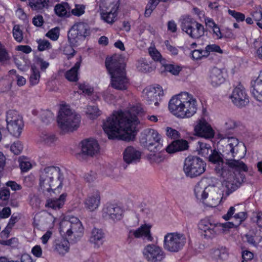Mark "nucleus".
Masks as SVG:
<instances>
[{"label":"nucleus","instance_id":"obj_58","mask_svg":"<svg viewBox=\"0 0 262 262\" xmlns=\"http://www.w3.org/2000/svg\"><path fill=\"white\" fill-rule=\"evenodd\" d=\"M85 7L82 5H76L75 8L71 10L73 15L77 16H80L84 14Z\"/></svg>","mask_w":262,"mask_h":262},{"label":"nucleus","instance_id":"obj_59","mask_svg":"<svg viewBox=\"0 0 262 262\" xmlns=\"http://www.w3.org/2000/svg\"><path fill=\"white\" fill-rule=\"evenodd\" d=\"M79 89L83 93L90 95H91L94 91V89L93 87L90 86L88 84L82 83L80 84L79 85Z\"/></svg>","mask_w":262,"mask_h":262},{"label":"nucleus","instance_id":"obj_3","mask_svg":"<svg viewBox=\"0 0 262 262\" xmlns=\"http://www.w3.org/2000/svg\"><path fill=\"white\" fill-rule=\"evenodd\" d=\"M168 108L174 116L181 118H188L196 113L198 102L191 94L183 92L172 97L169 102Z\"/></svg>","mask_w":262,"mask_h":262},{"label":"nucleus","instance_id":"obj_34","mask_svg":"<svg viewBox=\"0 0 262 262\" xmlns=\"http://www.w3.org/2000/svg\"><path fill=\"white\" fill-rule=\"evenodd\" d=\"M251 92L255 99L262 102V75L254 82Z\"/></svg>","mask_w":262,"mask_h":262},{"label":"nucleus","instance_id":"obj_15","mask_svg":"<svg viewBox=\"0 0 262 262\" xmlns=\"http://www.w3.org/2000/svg\"><path fill=\"white\" fill-rule=\"evenodd\" d=\"M144 257L149 262H160L165 257V253L159 246L149 244L143 250Z\"/></svg>","mask_w":262,"mask_h":262},{"label":"nucleus","instance_id":"obj_21","mask_svg":"<svg viewBox=\"0 0 262 262\" xmlns=\"http://www.w3.org/2000/svg\"><path fill=\"white\" fill-rule=\"evenodd\" d=\"M81 154L89 156H93L99 151V146L94 139H85L81 142Z\"/></svg>","mask_w":262,"mask_h":262},{"label":"nucleus","instance_id":"obj_48","mask_svg":"<svg viewBox=\"0 0 262 262\" xmlns=\"http://www.w3.org/2000/svg\"><path fill=\"white\" fill-rule=\"evenodd\" d=\"M59 28L55 27L50 30L46 34V36L53 41L57 40L59 36Z\"/></svg>","mask_w":262,"mask_h":262},{"label":"nucleus","instance_id":"obj_44","mask_svg":"<svg viewBox=\"0 0 262 262\" xmlns=\"http://www.w3.org/2000/svg\"><path fill=\"white\" fill-rule=\"evenodd\" d=\"M138 70L142 72H149L152 70V68L145 60L142 59L138 61L137 64Z\"/></svg>","mask_w":262,"mask_h":262},{"label":"nucleus","instance_id":"obj_33","mask_svg":"<svg viewBox=\"0 0 262 262\" xmlns=\"http://www.w3.org/2000/svg\"><path fill=\"white\" fill-rule=\"evenodd\" d=\"M54 250L60 255H63L69 252L70 243L68 239L62 238L55 241Z\"/></svg>","mask_w":262,"mask_h":262},{"label":"nucleus","instance_id":"obj_45","mask_svg":"<svg viewBox=\"0 0 262 262\" xmlns=\"http://www.w3.org/2000/svg\"><path fill=\"white\" fill-rule=\"evenodd\" d=\"M13 36L15 40L20 42L23 39V33L19 25H15L13 28Z\"/></svg>","mask_w":262,"mask_h":262},{"label":"nucleus","instance_id":"obj_1","mask_svg":"<svg viewBox=\"0 0 262 262\" xmlns=\"http://www.w3.org/2000/svg\"><path fill=\"white\" fill-rule=\"evenodd\" d=\"M221 145L220 149L222 154L213 150L209 155V161L215 164L216 172L224 180L223 185L229 193L237 189L244 182L243 172L248 170L247 165L239 159L243 156H238L239 141L234 137L229 136L224 133L219 134Z\"/></svg>","mask_w":262,"mask_h":262},{"label":"nucleus","instance_id":"obj_57","mask_svg":"<svg viewBox=\"0 0 262 262\" xmlns=\"http://www.w3.org/2000/svg\"><path fill=\"white\" fill-rule=\"evenodd\" d=\"M228 12L229 15L234 17L237 21H243L245 19V15L241 12L229 9Z\"/></svg>","mask_w":262,"mask_h":262},{"label":"nucleus","instance_id":"obj_50","mask_svg":"<svg viewBox=\"0 0 262 262\" xmlns=\"http://www.w3.org/2000/svg\"><path fill=\"white\" fill-rule=\"evenodd\" d=\"M10 197V191L7 187H2L0 189V200L7 203Z\"/></svg>","mask_w":262,"mask_h":262},{"label":"nucleus","instance_id":"obj_16","mask_svg":"<svg viewBox=\"0 0 262 262\" xmlns=\"http://www.w3.org/2000/svg\"><path fill=\"white\" fill-rule=\"evenodd\" d=\"M163 95V91L161 86L147 87L143 91V97L148 104H154L155 106L159 105L160 97Z\"/></svg>","mask_w":262,"mask_h":262},{"label":"nucleus","instance_id":"obj_10","mask_svg":"<svg viewBox=\"0 0 262 262\" xmlns=\"http://www.w3.org/2000/svg\"><path fill=\"white\" fill-rule=\"evenodd\" d=\"M186 242V236L183 233L169 232L164 235L163 247L167 251L177 253L183 248Z\"/></svg>","mask_w":262,"mask_h":262},{"label":"nucleus","instance_id":"obj_30","mask_svg":"<svg viewBox=\"0 0 262 262\" xmlns=\"http://www.w3.org/2000/svg\"><path fill=\"white\" fill-rule=\"evenodd\" d=\"M207 189L208 185L204 182L201 181L198 182L194 189V194L197 199L204 202L206 195L208 194Z\"/></svg>","mask_w":262,"mask_h":262},{"label":"nucleus","instance_id":"obj_52","mask_svg":"<svg viewBox=\"0 0 262 262\" xmlns=\"http://www.w3.org/2000/svg\"><path fill=\"white\" fill-rule=\"evenodd\" d=\"M254 20L256 21H259L262 19V7L261 6H256L254 10L251 13Z\"/></svg>","mask_w":262,"mask_h":262},{"label":"nucleus","instance_id":"obj_24","mask_svg":"<svg viewBox=\"0 0 262 262\" xmlns=\"http://www.w3.org/2000/svg\"><path fill=\"white\" fill-rule=\"evenodd\" d=\"M105 233L103 231L99 228H94L89 238V242L93 245L95 248H99L104 243Z\"/></svg>","mask_w":262,"mask_h":262},{"label":"nucleus","instance_id":"obj_46","mask_svg":"<svg viewBox=\"0 0 262 262\" xmlns=\"http://www.w3.org/2000/svg\"><path fill=\"white\" fill-rule=\"evenodd\" d=\"M211 52H216L220 54L223 53V50L220 47L215 44L207 45L205 48V53L208 57Z\"/></svg>","mask_w":262,"mask_h":262},{"label":"nucleus","instance_id":"obj_61","mask_svg":"<svg viewBox=\"0 0 262 262\" xmlns=\"http://www.w3.org/2000/svg\"><path fill=\"white\" fill-rule=\"evenodd\" d=\"M152 153L148 155V159L151 163H159L163 160L162 156L159 153Z\"/></svg>","mask_w":262,"mask_h":262},{"label":"nucleus","instance_id":"obj_32","mask_svg":"<svg viewBox=\"0 0 262 262\" xmlns=\"http://www.w3.org/2000/svg\"><path fill=\"white\" fill-rule=\"evenodd\" d=\"M67 196L66 193H62L58 199H48L47 200L46 206L54 210L59 209L64 205Z\"/></svg>","mask_w":262,"mask_h":262},{"label":"nucleus","instance_id":"obj_23","mask_svg":"<svg viewBox=\"0 0 262 262\" xmlns=\"http://www.w3.org/2000/svg\"><path fill=\"white\" fill-rule=\"evenodd\" d=\"M235 206H231L228 209L226 214L223 215L222 217L225 221L230 220L233 217L235 220L236 226L238 227L248 217L247 212L246 211H241L235 213L236 209Z\"/></svg>","mask_w":262,"mask_h":262},{"label":"nucleus","instance_id":"obj_9","mask_svg":"<svg viewBox=\"0 0 262 262\" xmlns=\"http://www.w3.org/2000/svg\"><path fill=\"white\" fill-rule=\"evenodd\" d=\"M140 142L147 149L153 152L161 149L162 140L161 135L157 130L147 128L144 129L141 133Z\"/></svg>","mask_w":262,"mask_h":262},{"label":"nucleus","instance_id":"obj_2","mask_svg":"<svg viewBox=\"0 0 262 262\" xmlns=\"http://www.w3.org/2000/svg\"><path fill=\"white\" fill-rule=\"evenodd\" d=\"M139 110L135 106L124 112H114L103 122V128L110 139H118L126 141L133 140L138 124L137 114Z\"/></svg>","mask_w":262,"mask_h":262},{"label":"nucleus","instance_id":"obj_8","mask_svg":"<svg viewBox=\"0 0 262 262\" xmlns=\"http://www.w3.org/2000/svg\"><path fill=\"white\" fill-rule=\"evenodd\" d=\"M182 30L190 38L199 39L204 36L205 28L204 26L197 21L189 15H184L180 19Z\"/></svg>","mask_w":262,"mask_h":262},{"label":"nucleus","instance_id":"obj_54","mask_svg":"<svg viewBox=\"0 0 262 262\" xmlns=\"http://www.w3.org/2000/svg\"><path fill=\"white\" fill-rule=\"evenodd\" d=\"M38 50L39 51H43L51 48L50 42L46 39H39L37 41Z\"/></svg>","mask_w":262,"mask_h":262},{"label":"nucleus","instance_id":"obj_17","mask_svg":"<svg viewBox=\"0 0 262 262\" xmlns=\"http://www.w3.org/2000/svg\"><path fill=\"white\" fill-rule=\"evenodd\" d=\"M123 208L116 204H107L102 210V215L106 219L114 222L121 220L123 217Z\"/></svg>","mask_w":262,"mask_h":262},{"label":"nucleus","instance_id":"obj_40","mask_svg":"<svg viewBox=\"0 0 262 262\" xmlns=\"http://www.w3.org/2000/svg\"><path fill=\"white\" fill-rule=\"evenodd\" d=\"M199 146L197 147V150L199 154L202 156L206 157L209 155V153L213 151L209 144L202 141L198 142Z\"/></svg>","mask_w":262,"mask_h":262},{"label":"nucleus","instance_id":"obj_11","mask_svg":"<svg viewBox=\"0 0 262 262\" xmlns=\"http://www.w3.org/2000/svg\"><path fill=\"white\" fill-rule=\"evenodd\" d=\"M206 169V163L196 156H188L185 159L183 170L186 177L193 178L201 176Z\"/></svg>","mask_w":262,"mask_h":262},{"label":"nucleus","instance_id":"obj_18","mask_svg":"<svg viewBox=\"0 0 262 262\" xmlns=\"http://www.w3.org/2000/svg\"><path fill=\"white\" fill-rule=\"evenodd\" d=\"M194 130L195 135L205 139H210L214 137L213 130L204 118L197 121Z\"/></svg>","mask_w":262,"mask_h":262},{"label":"nucleus","instance_id":"obj_26","mask_svg":"<svg viewBox=\"0 0 262 262\" xmlns=\"http://www.w3.org/2000/svg\"><path fill=\"white\" fill-rule=\"evenodd\" d=\"M225 81L223 73L221 69L214 67L212 69L209 76V81L213 86H217Z\"/></svg>","mask_w":262,"mask_h":262},{"label":"nucleus","instance_id":"obj_35","mask_svg":"<svg viewBox=\"0 0 262 262\" xmlns=\"http://www.w3.org/2000/svg\"><path fill=\"white\" fill-rule=\"evenodd\" d=\"M40 141L46 146L52 147L56 144L57 138L52 133L44 132L40 136Z\"/></svg>","mask_w":262,"mask_h":262},{"label":"nucleus","instance_id":"obj_22","mask_svg":"<svg viewBox=\"0 0 262 262\" xmlns=\"http://www.w3.org/2000/svg\"><path fill=\"white\" fill-rule=\"evenodd\" d=\"M151 226L150 224H144L136 230L129 231V235L134 236L136 238H142L147 242H152L154 239L151 233Z\"/></svg>","mask_w":262,"mask_h":262},{"label":"nucleus","instance_id":"obj_49","mask_svg":"<svg viewBox=\"0 0 262 262\" xmlns=\"http://www.w3.org/2000/svg\"><path fill=\"white\" fill-rule=\"evenodd\" d=\"M205 53V50H194L191 52V57L193 60H199L203 58H207L206 53Z\"/></svg>","mask_w":262,"mask_h":262},{"label":"nucleus","instance_id":"obj_42","mask_svg":"<svg viewBox=\"0 0 262 262\" xmlns=\"http://www.w3.org/2000/svg\"><path fill=\"white\" fill-rule=\"evenodd\" d=\"M85 112L91 119H95L101 115V111L95 105H88Z\"/></svg>","mask_w":262,"mask_h":262},{"label":"nucleus","instance_id":"obj_51","mask_svg":"<svg viewBox=\"0 0 262 262\" xmlns=\"http://www.w3.org/2000/svg\"><path fill=\"white\" fill-rule=\"evenodd\" d=\"M165 134L167 137L170 139H177L180 136V134L178 131L170 127H166Z\"/></svg>","mask_w":262,"mask_h":262},{"label":"nucleus","instance_id":"obj_37","mask_svg":"<svg viewBox=\"0 0 262 262\" xmlns=\"http://www.w3.org/2000/svg\"><path fill=\"white\" fill-rule=\"evenodd\" d=\"M81 62V59L80 58L74 67L66 72V77L68 80L77 81L78 80V71L80 67Z\"/></svg>","mask_w":262,"mask_h":262},{"label":"nucleus","instance_id":"obj_60","mask_svg":"<svg viewBox=\"0 0 262 262\" xmlns=\"http://www.w3.org/2000/svg\"><path fill=\"white\" fill-rule=\"evenodd\" d=\"M11 214V209L9 207H4L0 209V220L8 218Z\"/></svg>","mask_w":262,"mask_h":262},{"label":"nucleus","instance_id":"obj_62","mask_svg":"<svg viewBox=\"0 0 262 262\" xmlns=\"http://www.w3.org/2000/svg\"><path fill=\"white\" fill-rule=\"evenodd\" d=\"M35 63L39 66L41 70L45 71L49 66V63L40 57H37L35 60Z\"/></svg>","mask_w":262,"mask_h":262},{"label":"nucleus","instance_id":"obj_63","mask_svg":"<svg viewBox=\"0 0 262 262\" xmlns=\"http://www.w3.org/2000/svg\"><path fill=\"white\" fill-rule=\"evenodd\" d=\"M6 186L10 187L13 191H18L21 189V186L17 183L15 181H9L6 183Z\"/></svg>","mask_w":262,"mask_h":262},{"label":"nucleus","instance_id":"obj_29","mask_svg":"<svg viewBox=\"0 0 262 262\" xmlns=\"http://www.w3.org/2000/svg\"><path fill=\"white\" fill-rule=\"evenodd\" d=\"M211 256L217 261H224L228 258L229 252L224 247H219L212 250Z\"/></svg>","mask_w":262,"mask_h":262},{"label":"nucleus","instance_id":"obj_56","mask_svg":"<svg viewBox=\"0 0 262 262\" xmlns=\"http://www.w3.org/2000/svg\"><path fill=\"white\" fill-rule=\"evenodd\" d=\"M23 146L21 144V142L19 141H17L14 142L11 146H10V150L12 152L14 153L15 155H18L20 154L21 151L23 150Z\"/></svg>","mask_w":262,"mask_h":262},{"label":"nucleus","instance_id":"obj_47","mask_svg":"<svg viewBox=\"0 0 262 262\" xmlns=\"http://www.w3.org/2000/svg\"><path fill=\"white\" fill-rule=\"evenodd\" d=\"M148 53L150 57L154 61H161L162 59V55L155 47H150L148 48Z\"/></svg>","mask_w":262,"mask_h":262},{"label":"nucleus","instance_id":"obj_39","mask_svg":"<svg viewBox=\"0 0 262 262\" xmlns=\"http://www.w3.org/2000/svg\"><path fill=\"white\" fill-rule=\"evenodd\" d=\"M212 198L211 199V207L217 206L221 203L223 199V191L219 188L214 186L213 190H211Z\"/></svg>","mask_w":262,"mask_h":262},{"label":"nucleus","instance_id":"obj_19","mask_svg":"<svg viewBox=\"0 0 262 262\" xmlns=\"http://www.w3.org/2000/svg\"><path fill=\"white\" fill-rule=\"evenodd\" d=\"M232 102L238 107L245 106L249 103L248 96L242 86L236 87L230 96Z\"/></svg>","mask_w":262,"mask_h":262},{"label":"nucleus","instance_id":"obj_43","mask_svg":"<svg viewBox=\"0 0 262 262\" xmlns=\"http://www.w3.org/2000/svg\"><path fill=\"white\" fill-rule=\"evenodd\" d=\"M19 167L24 172L28 171L31 167L32 165L28 159L24 156L20 157L18 159Z\"/></svg>","mask_w":262,"mask_h":262},{"label":"nucleus","instance_id":"obj_28","mask_svg":"<svg viewBox=\"0 0 262 262\" xmlns=\"http://www.w3.org/2000/svg\"><path fill=\"white\" fill-rule=\"evenodd\" d=\"M31 10L42 13L49 7V0H28Z\"/></svg>","mask_w":262,"mask_h":262},{"label":"nucleus","instance_id":"obj_14","mask_svg":"<svg viewBox=\"0 0 262 262\" xmlns=\"http://www.w3.org/2000/svg\"><path fill=\"white\" fill-rule=\"evenodd\" d=\"M7 128L12 136L19 137L24 124L22 117L15 110H9L6 114Z\"/></svg>","mask_w":262,"mask_h":262},{"label":"nucleus","instance_id":"obj_27","mask_svg":"<svg viewBox=\"0 0 262 262\" xmlns=\"http://www.w3.org/2000/svg\"><path fill=\"white\" fill-rule=\"evenodd\" d=\"M188 143L185 140H177L173 141L170 144L167 146L166 150L168 153H173L179 151H182L187 149Z\"/></svg>","mask_w":262,"mask_h":262},{"label":"nucleus","instance_id":"obj_36","mask_svg":"<svg viewBox=\"0 0 262 262\" xmlns=\"http://www.w3.org/2000/svg\"><path fill=\"white\" fill-rule=\"evenodd\" d=\"M118 5L117 4H113L111 10L102 14V19L108 24H113L116 20L117 16Z\"/></svg>","mask_w":262,"mask_h":262},{"label":"nucleus","instance_id":"obj_38","mask_svg":"<svg viewBox=\"0 0 262 262\" xmlns=\"http://www.w3.org/2000/svg\"><path fill=\"white\" fill-rule=\"evenodd\" d=\"M54 11L59 17H68L70 15V7L67 3L58 4L55 6Z\"/></svg>","mask_w":262,"mask_h":262},{"label":"nucleus","instance_id":"obj_12","mask_svg":"<svg viewBox=\"0 0 262 262\" xmlns=\"http://www.w3.org/2000/svg\"><path fill=\"white\" fill-rule=\"evenodd\" d=\"M198 226L204 237L207 239L215 237L220 232V227L225 229L237 227L235 223L231 222L215 224L211 223L209 221L205 219L202 220Z\"/></svg>","mask_w":262,"mask_h":262},{"label":"nucleus","instance_id":"obj_7","mask_svg":"<svg viewBox=\"0 0 262 262\" xmlns=\"http://www.w3.org/2000/svg\"><path fill=\"white\" fill-rule=\"evenodd\" d=\"M58 126L62 132H72L80 125V116L72 111L68 105H62L57 118Z\"/></svg>","mask_w":262,"mask_h":262},{"label":"nucleus","instance_id":"obj_64","mask_svg":"<svg viewBox=\"0 0 262 262\" xmlns=\"http://www.w3.org/2000/svg\"><path fill=\"white\" fill-rule=\"evenodd\" d=\"M164 44L166 46V49L170 53L171 55H178L179 52L178 49L176 47L171 45L168 40L165 41Z\"/></svg>","mask_w":262,"mask_h":262},{"label":"nucleus","instance_id":"obj_41","mask_svg":"<svg viewBox=\"0 0 262 262\" xmlns=\"http://www.w3.org/2000/svg\"><path fill=\"white\" fill-rule=\"evenodd\" d=\"M31 73L29 78V81L32 85L37 84L40 80V74L39 70L35 66H32L31 68Z\"/></svg>","mask_w":262,"mask_h":262},{"label":"nucleus","instance_id":"obj_13","mask_svg":"<svg viewBox=\"0 0 262 262\" xmlns=\"http://www.w3.org/2000/svg\"><path fill=\"white\" fill-rule=\"evenodd\" d=\"M90 34L91 30L88 24L78 22L75 24L69 30L68 37L72 45L77 46Z\"/></svg>","mask_w":262,"mask_h":262},{"label":"nucleus","instance_id":"obj_25","mask_svg":"<svg viewBox=\"0 0 262 262\" xmlns=\"http://www.w3.org/2000/svg\"><path fill=\"white\" fill-rule=\"evenodd\" d=\"M100 204V194L98 190L90 194L84 201L85 207L90 211L97 209Z\"/></svg>","mask_w":262,"mask_h":262},{"label":"nucleus","instance_id":"obj_55","mask_svg":"<svg viewBox=\"0 0 262 262\" xmlns=\"http://www.w3.org/2000/svg\"><path fill=\"white\" fill-rule=\"evenodd\" d=\"M165 69L166 71L174 75H178L182 70V68L180 66L173 64H167L165 66Z\"/></svg>","mask_w":262,"mask_h":262},{"label":"nucleus","instance_id":"obj_4","mask_svg":"<svg viewBox=\"0 0 262 262\" xmlns=\"http://www.w3.org/2000/svg\"><path fill=\"white\" fill-rule=\"evenodd\" d=\"M64 176L61 169L50 166L41 168L39 171V187L43 192H55L62 187Z\"/></svg>","mask_w":262,"mask_h":262},{"label":"nucleus","instance_id":"obj_53","mask_svg":"<svg viewBox=\"0 0 262 262\" xmlns=\"http://www.w3.org/2000/svg\"><path fill=\"white\" fill-rule=\"evenodd\" d=\"M20 219V215L19 213H13L9 219L6 229H11L15 224L17 223Z\"/></svg>","mask_w":262,"mask_h":262},{"label":"nucleus","instance_id":"obj_5","mask_svg":"<svg viewBox=\"0 0 262 262\" xmlns=\"http://www.w3.org/2000/svg\"><path fill=\"white\" fill-rule=\"evenodd\" d=\"M105 66L111 76V85L116 90H124L127 88L128 80L126 76L125 65L122 60L115 56L107 58Z\"/></svg>","mask_w":262,"mask_h":262},{"label":"nucleus","instance_id":"obj_6","mask_svg":"<svg viewBox=\"0 0 262 262\" xmlns=\"http://www.w3.org/2000/svg\"><path fill=\"white\" fill-rule=\"evenodd\" d=\"M59 232L61 235L75 243L82 237L84 228L77 217L66 216L60 223Z\"/></svg>","mask_w":262,"mask_h":262},{"label":"nucleus","instance_id":"obj_31","mask_svg":"<svg viewBox=\"0 0 262 262\" xmlns=\"http://www.w3.org/2000/svg\"><path fill=\"white\" fill-rule=\"evenodd\" d=\"M39 217V219L38 221L39 223H36L35 222L34 224L37 226H39L40 225L46 226L49 228H52L54 226V223L56 220V219L51 213L47 212L42 213L40 214Z\"/></svg>","mask_w":262,"mask_h":262},{"label":"nucleus","instance_id":"obj_20","mask_svg":"<svg viewBox=\"0 0 262 262\" xmlns=\"http://www.w3.org/2000/svg\"><path fill=\"white\" fill-rule=\"evenodd\" d=\"M141 156L142 152L139 149L129 146L123 152V160L127 164H135L140 162Z\"/></svg>","mask_w":262,"mask_h":262}]
</instances>
